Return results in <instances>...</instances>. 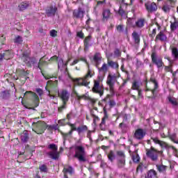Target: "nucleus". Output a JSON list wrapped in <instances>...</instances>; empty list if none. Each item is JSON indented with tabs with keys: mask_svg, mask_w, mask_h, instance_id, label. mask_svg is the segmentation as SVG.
Instances as JSON below:
<instances>
[{
	"mask_svg": "<svg viewBox=\"0 0 178 178\" xmlns=\"http://www.w3.org/2000/svg\"><path fill=\"white\" fill-rule=\"evenodd\" d=\"M168 102L175 106H176L178 104L177 101H176V98L175 97H168Z\"/></svg>",
	"mask_w": 178,
	"mask_h": 178,
	"instance_id": "obj_44",
	"label": "nucleus"
},
{
	"mask_svg": "<svg viewBox=\"0 0 178 178\" xmlns=\"http://www.w3.org/2000/svg\"><path fill=\"white\" fill-rule=\"evenodd\" d=\"M84 15H86V10L81 7H79L77 9L74 10L72 13L73 17L75 19H80V20H83Z\"/></svg>",
	"mask_w": 178,
	"mask_h": 178,
	"instance_id": "obj_9",
	"label": "nucleus"
},
{
	"mask_svg": "<svg viewBox=\"0 0 178 178\" xmlns=\"http://www.w3.org/2000/svg\"><path fill=\"white\" fill-rule=\"evenodd\" d=\"M92 91L95 94H99L100 97H102V95H104V87L99 85V80L94 81V85L92 88Z\"/></svg>",
	"mask_w": 178,
	"mask_h": 178,
	"instance_id": "obj_8",
	"label": "nucleus"
},
{
	"mask_svg": "<svg viewBox=\"0 0 178 178\" xmlns=\"http://www.w3.org/2000/svg\"><path fill=\"white\" fill-rule=\"evenodd\" d=\"M132 90H136L138 91L140 90V85H138V83L137 81H134L132 84L131 87Z\"/></svg>",
	"mask_w": 178,
	"mask_h": 178,
	"instance_id": "obj_48",
	"label": "nucleus"
},
{
	"mask_svg": "<svg viewBox=\"0 0 178 178\" xmlns=\"http://www.w3.org/2000/svg\"><path fill=\"white\" fill-rule=\"evenodd\" d=\"M156 168L159 173H166V170H168V166L163 164H156Z\"/></svg>",
	"mask_w": 178,
	"mask_h": 178,
	"instance_id": "obj_22",
	"label": "nucleus"
},
{
	"mask_svg": "<svg viewBox=\"0 0 178 178\" xmlns=\"http://www.w3.org/2000/svg\"><path fill=\"white\" fill-rule=\"evenodd\" d=\"M172 56L174 57L175 60L178 59V49L177 47H173L172 49Z\"/></svg>",
	"mask_w": 178,
	"mask_h": 178,
	"instance_id": "obj_38",
	"label": "nucleus"
},
{
	"mask_svg": "<svg viewBox=\"0 0 178 178\" xmlns=\"http://www.w3.org/2000/svg\"><path fill=\"white\" fill-rule=\"evenodd\" d=\"M91 38H92L91 35H89L83 40L84 51H88V49L90 48V47H91V44H90V42L91 41Z\"/></svg>",
	"mask_w": 178,
	"mask_h": 178,
	"instance_id": "obj_18",
	"label": "nucleus"
},
{
	"mask_svg": "<svg viewBox=\"0 0 178 178\" xmlns=\"http://www.w3.org/2000/svg\"><path fill=\"white\" fill-rule=\"evenodd\" d=\"M118 33H123L124 26L123 25H118L116 26Z\"/></svg>",
	"mask_w": 178,
	"mask_h": 178,
	"instance_id": "obj_56",
	"label": "nucleus"
},
{
	"mask_svg": "<svg viewBox=\"0 0 178 178\" xmlns=\"http://www.w3.org/2000/svg\"><path fill=\"white\" fill-rule=\"evenodd\" d=\"M108 159L111 162H113L115 159H116V155L115 154V152L111 150L109 153L108 154Z\"/></svg>",
	"mask_w": 178,
	"mask_h": 178,
	"instance_id": "obj_35",
	"label": "nucleus"
},
{
	"mask_svg": "<svg viewBox=\"0 0 178 178\" xmlns=\"http://www.w3.org/2000/svg\"><path fill=\"white\" fill-rule=\"evenodd\" d=\"M47 63V61H43L42 59H40L39 63H38V67L41 70V67L44 66Z\"/></svg>",
	"mask_w": 178,
	"mask_h": 178,
	"instance_id": "obj_51",
	"label": "nucleus"
},
{
	"mask_svg": "<svg viewBox=\"0 0 178 178\" xmlns=\"http://www.w3.org/2000/svg\"><path fill=\"white\" fill-rule=\"evenodd\" d=\"M39 170L42 173H48V167H47V165L43 164L39 167Z\"/></svg>",
	"mask_w": 178,
	"mask_h": 178,
	"instance_id": "obj_41",
	"label": "nucleus"
},
{
	"mask_svg": "<svg viewBox=\"0 0 178 178\" xmlns=\"http://www.w3.org/2000/svg\"><path fill=\"white\" fill-rule=\"evenodd\" d=\"M92 77V74H91V70H90V69L88 71V73L86 74V75L85 76V77H83V79H86V80H88V79Z\"/></svg>",
	"mask_w": 178,
	"mask_h": 178,
	"instance_id": "obj_58",
	"label": "nucleus"
},
{
	"mask_svg": "<svg viewBox=\"0 0 178 178\" xmlns=\"http://www.w3.org/2000/svg\"><path fill=\"white\" fill-rule=\"evenodd\" d=\"M145 6L146 8V10H147L148 13H152L154 12H156L158 10V6L154 2H147L145 3Z\"/></svg>",
	"mask_w": 178,
	"mask_h": 178,
	"instance_id": "obj_12",
	"label": "nucleus"
},
{
	"mask_svg": "<svg viewBox=\"0 0 178 178\" xmlns=\"http://www.w3.org/2000/svg\"><path fill=\"white\" fill-rule=\"evenodd\" d=\"M50 35L51 37H56L58 35V31H55V30H51L50 31Z\"/></svg>",
	"mask_w": 178,
	"mask_h": 178,
	"instance_id": "obj_59",
	"label": "nucleus"
},
{
	"mask_svg": "<svg viewBox=\"0 0 178 178\" xmlns=\"http://www.w3.org/2000/svg\"><path fill=\"white\" fill-rule=\"evenodd\" d=\"M22 59V60H24V63H26V65L28 66L30 62V59H31V58H30V56H29V54L23 53Z\"/></svg>",
	"mask_w": 178,
	"mask_h": 178,
	"instance_id": "obj_33",
	"label": "nucleus"
},
{
	"mask_svg": "<svg viewBox=\"0 0 178 178\" xmlns=\"http://www.w3.org/2000/svg\"><path fill=\"white\" fill-rule=\"evenodd\" d=\"M117 165L118 168H124V165H126V159H118L117 161Z\"/></svg>",
	"mask_w": 178,
	"mask_h": 178,
	"instance_id": "obj_37",
	"label": "nucleus"
},
{
	"mask_svg": "<svg viewBox=\"0 0 178 178\" xmlns=\"http://www.w3.org/2000/svg\"><path fill=\"white\" fill-rule=\"evenodd\" d=\"M158 174L156 173V171L155 170L152 169L147 172V175H145V178H155L156 177V175Z\"/></svg>",
	"mask_w": 178,
	"mask_h": 178,
	"instance_id": "obj_23",
	"label": "nucleus"
},
{
	"mask_svg": "<svg viewBox=\"0 0 178 178\" xmlns=\"http://www.w3.org/2000/svg\"><path fill=\"white\" fill-rule=\"evenodd\" d=\"M5 37L3 35H1L0 37V44H1L2 45H3V44H5Z\"/></svg>",
	"mask_w": 178,
	"mask_h": 178,
	"instance_id": "obj_63",
	"label": "nucleus"
},
{
	"mask_svg": "<svg viewBox=\"0 0 178 178\" xmlns=\"http://www.w3.org/2000/svg\"><path fill=\"white\" fill-rule=\"evenodd\" d=\"M159 145H160V147H163V148H172V149L176 150V148L173 146H169V145H168V143L160 140V143H159Z\"/></svg>",
	"mask_w": 178,
	"mask_h": 178,
	"instance_id": "obj_36",
	"label": "nucleus"
},
{
	"mask_svg": "<svg viewBox=\"0 0 178 178\" xmlns=\"http://www.w3.org/2000/svg\"><path fill=\"white\" fill-rule=\"evenodd\" d=\"M63 175H67V173H70V175H72V173H74V170L73 169V167L72 166H65L63 170Z\"/></svg>",
	"mask_w": 178,
	"mask_h": 178,
	"instance_id": "obj_24",
	"label": "nucleus"
},
{
	"mask_svg": "<svg viewBox=\"0 0 178 178\" xmlns=\"http://www.w3.org/2000/svg\"><path fill=\"white\" fill-rule=\"evenodd\" d=\"M77 37H79V38H84V33L83 32H77L76 33Z\"/></svg>",
	"mask_w": 178,
	"mask_h": 178,
	"instance_id": "obj_62",
	"label": "nucleus"
},
{
	"mask_svg": "<svg viewBox=\"0 0 178 178\" xmlns=\"http://www.w3.org/2000/svg\"><path fill=\"white\" fill-rule=\"evenodd\" d=\"M3 55L4 56V59L6 60H9V59H12V58H13L12 50H6Z\"/></svg>",
	"mask_w": 178,
	"mask_h": 178,
	"instance_id": "obj_28",
	"label": "nucleus"
},
{
	"mask_svg": "<svg viewBox=\"0 0 178 178\" xmlns=\"http://www.w3.org/2000/svg\"><path fill=\"white\" fill-rule=\"evenodd\" d=\"M28 94H31L32 97H34L35 99V104L36 105V106H38V102H40V98H38V95H37V94H35V92H33L32 91H26L24 93V97H27Z\"/></svg>",
	"mask_w": 178,
	"mask_h": 178,
	"instance_id": "obj_19",
	"label": "nucleus"
},
{
	"mask_svg": "<svg viewBox=\"0 0 178 178\" xmlns=\"http://www.w3.org/2000/svg\"><path fill=\"white\" fill-rule=\"evenodd\" d=\"M60 66H63V60L60 59L58 63V69L60 68Z\"/></svg>",
	"mask_w": 178,
	"mask_h": 178,
	"instance_id": "obj_64",
	"label": "nucleus"
},
{
	"mask_svg": "<svg viewBox=\"0 0 178 178\" xmlns=\"http://www.w3.org/2000/svg\"><path fill=\"white\" fill-rule=\"evenodd\" d=\"M48 149H50L51 151L47 153V155L51 159H54L56 161V159H58L59 158V153L58 152V145L55 144H50L47 146Z\"/></svg>",
	"mask_w": 178,
	"mask_h": 178,
	"instance_id": "obj_4",
	"label": "nucleus"
},
{
	"mask_svg": "<svg viewBox=\"0 0 178 178\" xmlns=\"http://www.w3.org/2000/svg\"><path fill=\"white\" fill-rule=\"evenodd\" d=\"M144 167V165L143 163H140L136 168V172L138 173V172H143V168Z\"/></svg>",
	"mask_w": 178,
	"mask_h": 178,
	"instance_id": "obj_53",
	"label": "nucleus"
},
{
	"mask_svg": "<svg viewBox=\"0 0 178 178\" xmlns=\"http://www.w3.org/2000/svg\"><path fill=\"white\" fill-rule=\"evenodd\" d=\"M31 65H37V60L35 58H31L27 66H29V67H31Z\"/></svg>",
	"mask_w": 178,
	"mask_h": 178,
	"instance_id": "obj_47",
	"label": "nucleus"
},
{
	"mask_svg": "<svg viewBox=\"0 0 178 178\" xmlns=\"http://www.w3.org/2000/svg\"><path fill=\"white\" fill-rule=\"evenodd\" d=\"M163 152L159 151L155 149L154 147H151L150 149H146V156L151 159L152 162H156L158 161L159 154H163Z\"/></svg>",
	"mask_w": 178,
	"mask_h": 178,
	"instance_id": "obj_2",
	"label": "nucleus"
},
{
	"mask_svg": "<svg viewBox=\"0 0 178 178\" xmlns=\"http://www.w3.org/2000/svg\"><path fill=\"white\" fill-rule=\"evenodd\" d=\"M132 38L135 44H140V35L136 31L132 33Z\"/></svg>",
	"mask_w": 178,
	"mask_h": 178,
	"instance_id": "obj_29",
	"label": "nucleus"
},
{
	"mask_svg": "<svg viewBox=\"0 0 178 178\" xmlns=\"http://www.w3.org/2000/svg\"><path fill=\"white\" fill-rule=\"evenodd\" d=\"M102 15H103V20H108V19L111 17V10L104 9Z\"/></svg>",
	"mask_w": 178,
	"mask_h": 178,
	"instance_id": "obj_25",
	"label": "nucleus"
},
{
	"mask_svg": "<svg viewBox=\"0 0 178 178\" xmlns=\"http://www.w3.org/2000/svg\"><path fill=\"white\" fill-rule=\"evenodd\" d=\"M66 104H67L66 102H63V105L58 107V111L60 113L63 111V109H66Z\"/></svg>",
	"mask_w": 178,
	"mask_h": 178,
	"instance_id": "obj_52",
	"label": "nucleus"
},
{
	"mask_svg": "<svg viewBox=\"0 0 178 178\" xmlns=\"http://www.w3.org/2000/svg\"><path fill=\"white\" fill-rule=\"evenodd\" d=\"M168 2H170V6H169L168 4H165L162 7V10H163L165 13H169V12H170V8H172L173 3H175V0H168Z\"/></svg>",
	"mask_w": 178,
	"mask_h": 178,
	"instance_id": "obj_16",
	"label": "nucleus"
},
{
	"mask_svg": "<svg viewBox=\"0 0 178 178\" xmlns=\"http://www.w3.org/2000/svg\"><path fill=\"white\" fill-rule=\"evenodd\" d=\"M132 161H134V162L135 163H137V162H140V156H138V154L137 153H134L132 154Z\"/></svg>",
	"mask_w": 178,
	"mask_h": 178,
	"instance_id": "obj_42",
	"label": "nucleus"
},
{
	"mask_svg": "<svg viewBox=\"0 0 178 178\" xmlns=\"http://www.w3.org/2000/svg\"><path fill=\"white\" fill-rule=\"evenodd\" d=\"M117 156H118V159H126V155H124V152L122 151H118Z\"/></svg>",
	"mask_w": 178,
	"mask_h": 178,
	"instance_id": "obj_43",
	"label": "nucleus"
},
{
	"mask_svg": "<svg viewBox=\"0 0 178 178\" xmlns=\"http://www.w3.org/2000/svg\"><path fill=\"white\" fill-rule=\"evenodd\" d=\"M29 132L27 131H24V132L21 134V140L23 143H27L29 141Z\"/></svg>",
	"mask_w": 178,
	"mask_h": 178,
	"instance_id": "obj_30",
	"label": "nucleus"
},
{
	"mask_svg": "<svg viewBox=\"0 0 178 178\" xmlns=\"http://www.w3.org/2000/svg\"><path fill=\"white\" fill-rule=\"evenodd\" d=\"M111 95H107V96L103 99L104 102H106L105 106L104 108V112H106V106H109L110 109L113 108V106H116V102L113 99H110L109 97Z\"/></svg>",
	"mask_w": 178,
	"mask_h": 178,
	"instance_id": "obj_11",
	"label": "nucleus"
},
{
	"mask_svg": "<svg viewBox=\"0 0 178 178\" xmlns=\"http://www.w3.org/2000/svg\"><path fill=\"white\" fill-rule=\"evenodd\" d=\"M123 6H124L121 4V6L119 8L118 13H119V15H120V16H123L124 15V10H123Z\"/></svg>",
	"mask_w": 178,
	"mask_h": 178,
	"instance_id": "obj_54",
	"label": "nucleus"
},
{
	"mask_svg": "<svg viewBox=\"0 0 178 178\" xmlns=\"http://www.w3.org/2000/svg\"><path fill=\"white\" fill-rule=\"evenodd\" d=\"M107 63H108V65L112 69H119V64L118 63V62L111 60H109V58H108Z\"/></svg>",
	"mask_w": 178,
	"mask_h": 178,
	"instance_id": "obj_26",
	"label": "nucleus"
},
{
	"mask_svg": "<svg viewBox=\"0 0 178 178\" xmlns=\"http://www.w3.org/2000/svg\"><path fill=\"white\" fill-rule=\"evenodd\" d=\"M150 81L154 84V88L153 90L146 88V91H152V96L149 97L150 99H156L157 97L156 90H158L159 85L158 84V81H156V79L154 77L150 78Z\"/></svg>",
	"mask_w": 178,
	"mask_h": 178,
	"instance_id": "obj_7",
	"label": "nucleus"
},
{
	"mask_svg": "<svg viewBox=\"0 0 178 178\" xmlns=\"http://www.w3.org/2000/svg\"><path fill=\"white\" fill-rule=\"evenodd\" d=\"M151 58L152 63L156 65L158 69H161V67L165 66V63H163L162 58L158 57V54H156V51H152Z\"/></svg>",
	"mask_w": 178,
	"mask_h": 178,
	"instance_id": "obj_6",
	"label": "nucleus"
},
{
	"mask_svg": "<svg viewBox=\"0 0 178 178\" xmlns=\"http://www.w3.org/2000/svg\"><path fill=\"white\" fill-rule=\"evenodd\" d=\"M74 158L78 159L79 162H87V153L86 152V148L82 145H76L74 147Z\"/></svg>",
	"mask_w": 178,
	"mask_h": 178,
	"instance_id": "obj_1",
	"label": "nucleus"
},
{
	"mask_svg": "<svg viewBox=\"0 0 178 178\" xmlns=\"http://www.w3.org/2000/svg\"><path fill=\"white\" fill-rule=\"evenodd\" d=\"M0 97L2 99H9L10 98V92L8 90H3L1 92Z\"/></svg>",
	"mask_w": 178,
	"mask_h": 178,
	"instance_id": "obj_27",
	"label": "nucleus"
},
{
	"mask_svg": "<svg viewBox=\"0 0 178 178\" xmlns=\"http://www.w3.org/2000/svg\"><path fill=\"white\" fill-rule=\"evenodd\" d=\"M33 127L35 128V133H37V134H42V133H44V131H45V130H47V128L48 127L47 123H45V122L43 121L33 122Z\"/></svg>",
	"mask_w": 178,
	"mask_h": 178,
	"instance_id": "obj_5",
	"label": "nucleus"
},
{
	"mask_svg": "<svg viewBox=\"0 0 178 178\" xmlns=\"http://www.w3.org/2000/svg\"><path fill=\"white\" fill-rule=\"evenodd\" d=\"M58 97L62 99L63 102L67 103L69 101V92L67 90H63L60 92H58Z\"/></svg>",
	"mask_w": 178,
	"mask_h": 178,
	"instance_id": "obj_14",
	"label": "nucleus"
},
{
	"mask_svg": "<svg viewBox=\"0 0 178 178\" xmlns=\"http://www.w3.org/2000/svg\"><path fill=\"white\" fill-rule=\"evenodd\" d=\"M92 77V74H91V70H90V69L88 71V73L86 74V75L85 76V77H83V79H86V80H88V79Z\"/></svg>",
	"mask_w": 178,
	"mask_h": 178,
	"instance_id": "obj_57",
	"label": "nucleus"
},
{
	"mask_svg": "<svg viewBox=\"0 0 178 178\" xmlns=\"http://www.w3.org/2000/svg\"><path fill=\"white\" fill-rule=\"evenodd\" d=\"M127 128H128V126H127V124L124 123V122H121L120 124H119V129H121V130H122V131H127Z\"/></svg>",
	"mask_w": 178,
	"mask_h": 178,
	"instance_id": "obj_40",
	"label": "nucleus"
},
{
	"mask_svg": "<svg viewBox=\"0 0 178 178\" xmlns=\"http://www.w3.org/2000/svg\"><path fill=\"white\" fill-rule=\"evenodd\" d=\"M168 37L163 33V31H160L156 36L155 41H161V42H166Z\"/></svg>",
	"mask_w": 178,
	"mask_h": 178,
	"instance_id": "obj_15",
	"label": "nucleus"
},
{
	"mask_svg": "<svg viewBox=\"0 0 178 178\" xmlns=\"http://www.w3.org/2000/svg\"><path fill=\"white\" fill-rule=\"evenodd\" d=\"M74 94L76 95L79 101H80V99H87V95H86L80 96L76 91L74 92Z\"/></svg>",
	"mask_w": 178,
	"mask_h": 178,
	"instance_id": "obj_46",
	"label": "nucleus"
},
{
	"mask_svg": "<svg viewBox=\"0 0 178 178\" xmlns=\"http://www.w3.org/2000/svg\"><path fill=\"white\" fill-rule=\"evenodd\" d=\"M68 126H70L72 131H77V128H76V124H71L70 122L67 123Z\"/></svg>",
	"mask_w": 178,
	"mask_h": 178,
	"instance_id": "obj_55",
	"label": "nucleus"
},
{
	"mask_svg": "<svg viewBox=\"0 0 178 178\" xmlns=\"http://www.w3.org/2000/svg\"><path fill=\"white\" fill-rule=\"evenodd\" d=\"M14 42L15 44H22L23 42V38L20 35H18L14 39Z\"/></svg>",
	"mask_w": 178,
	"mask_h": 178,
	"instance_id": "obj_45",
	"label": "nucleus"
},
{
	"mask_svg": "<svg viewBox=\"0 0 178 178\" xmlns=\"http://www.w3.org/2000/svg\"><path fill=\"white\" fill-rule=\"evenodd\" d=\"M114 55L116 58H120V56H122V52L119 49H115L114 51Z\"/></svg>",
	"mask_w": 178,
	"mask_h": 178,
	"instance_id": "obj_50",
	"label": "nucleus"
},
{
	"mask_svg": "<svg viewBox=\"0 0 178 178\" xmlns=\"http://www.w3.org/2000/svg\"><path fill=\"white\" fill-rule=\"evenodd\" d=\"M58 13V7L49 6L45 10V14L47 17H54L55 15Z\"/></svg>",
	"mask_w": 178,
	"mask_h": 178,
	"instance_id": "obj_10",
	"label": "nucleus"
},
{
	"mask_svg": "<svg viewBox=\"0 0 178 178\" xmlns=\"http://www.w3.org/2000/svg\"><path fill=\"white\" fill-rule=\"evenodd\" d=\"M98 70L99 73H102L103 76H105V74L108 72V64L104 63L102 67H99Z\"/></svg>",
	"mask_w": 178,
	"mask_h": 178,
	"instance_id": "obj_31",
	"label": "nucleus"
},
{
	"mask_svg": "<svg viewBox=\"0 0 178 178\" xmlns=\"http://www.w3.org/2000/svg\"><path fill=\"white\" fill-rule=\"evenodd\" d=\"M145 134H147V131L145 129H138L135 131L134 137L136 140H143V138L145 137Z\"/></svg>",
	"mask_w": 178,
	"mask_h": 178,
	"instance_id": "obj_13",
	"label": "nucleus"
},
{
	"mask_svg": "<svg viewBox=\"0 0 178 178\" xmlns=\"http://www.w3.org/2000/svg\"><path fill=\"white\" fill-rule=\"evenodd\" d=\"M134 0H122V5H123V6H124L126 5V6H127L128 5H133V1Z\"/></svg>",
	"mask_w": 178,
	"mask_h": 178,
	"instance_id": "obj_49",
	"label": "nucleus"
},
{
	"mask_svg": "<svg viewBox=\"0 0 178 178\" xmlns=\"http://www.w3.org/2000/svg\"><path fill=\"white\" fill-rule=\"evenodd\" d=\"M30 6V3L29 1H24L22 2L19 6H18V9L19 12H23L24 10H26L27 8Z\"/></svg>",
	"mask_w": 178,
	"mask_h": 178,
	"instance_id": "obj_21",
	"label": "nucleus"
},
{
	"mask_svg": "<svg viewBox=\"0 0 178 178\" xmlns=\"http://www.w3.org/2000/svg\"><path fill=\"white\" fill-rule=\"evenodd\" d=\"M87 130H88V127H87L86 125H82L77 128L76 131L78 134H81V133H84V131H87Z\"/></svg>",
	"mask_w": 178,
	"mask_h": 178,
	"instance_id": "obj_34",
	"label": "nucleus"
},
{
	"mask_svg": "<svg viewBox=\"0 0 178 178\" xmlns=\"http://www.w3.org/2000/svg\"><path fill=\"white\" fill-rule=\"evenodd\" d=\"M74 81H76L77 83L78 86H84V87H88V84H90V82H88V80H87L85 78H82L81 79H74Z\"/></svg>",
	"mask_w": 178,
	"mask_h": 178,
	"instance_id": "obj_17",
	"label": "nucleus"
},
{
	"mask_svg": "<svg viewBox=\"0 0 178 178\" xmlns=\"http://www.w3.org/2000/svg\"><path fill=\"white\" fill-rule=\"evenodd\" d=\"M102 60V56H101L100 53H96L93 56V60L95 62L96 67L99 66V63H101V60Z\"/></svg>",
	"mask_w": 178,
	"mask_h": 178,
	"instance_id": "obj_20",
	"label": "nucleus"
},
{
	"mask_svg": "<svg viewBox=\"0 0 178 178\" xmlns=\"http://www.w3.org/2000/svg\"><path fill=\"white\" fill-rule=\"evenodd\" d=\"M145 23V19L140 18L136 22V27H138V29H143L144 27V24Z\"/></svg>",
	"mask_w": 178,
	"mask_h": 178,
	"instance_id": "obj_32",
	"label": "nucleus"
},
{
	"mask_svg": "<svg viewBox=\"0 0 178 178\" xmlns=\"http://www.w3.org/2000/svg\"><path fill=\"white\" fill-rule=\"evenodd\" d=\"M105 115L104 117L102 119V123L101 124H105V120H106V119H108V115H106V112H104Z\"/></svg>",
	"mask_w": 178,
	"mask_h": 178,
	"instance_id": "obj_61",
	"label": "nucleus"
},
{
	"mask_svg": "<svg viewBox=\"0 0 178 178\" xmlns=\"http://www.w3.org/2000/svg\"><path fill=\"white\" fill-rule=\"evenodd\" d=\"M118 81V76L116 74H109L107 76L106 84L109 87L110 92L111 95H115V83Z\"/></svg>",
	"mask_w": 178,
	"mask_h": 178,
	"instance_id": "obj_3",
	"label": "nucleus"
},
{
	"mask_svg": "<svg viewBox=\"0 0 178 178\" xmlns=\"http://www.w3.org/2000/svg\"><path fill=\"white\" fill-rule=\"evenodd\" d=\"M36 92L38 93V95H40V97H41V95H42V94H44V91L42 90V89L38 88H36Z\"/></svg>",
	"mask_w": 178,
	"mask_h": 178,
	"instance_id": "obj_60",
	"label": "nucleus"
},
{
	"mask_svg": "<svg viewBox=\"0 0 178 178\" xmlns=\"http://www.w3.org/2000/svg\"><path fill=\"white\" fill-rule=\"evenodd\" d=\"M178 28V22L176 20V18H175V22H171L170 24V29L171 31H175Z\"/></svg>",
	"mask_w": 178,
	"mask_h": 178,
	"instance_id": "obj_39",
	"label": "nucleus"
}]
</instances>
